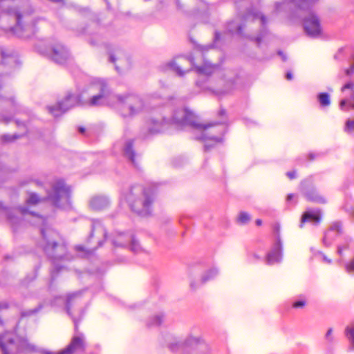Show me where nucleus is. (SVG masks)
<instances>
[{
  "instance_id": "1",
  "label": "nucleus",
  "mask_w": 354,
  "mask_h": 354,
  "mask_svg": "<svg viewBox=\"0 0 354 354\" xmlns=\"http://www.w3.org/2000/svg\"><path fill=\"white\" fill-rule=\"evenodd\" d=\"M87 91L89 99L83 100L81 94L68 91L64 99L58 101L55 106H48V111L57 117L77 105L96 106L109 104L123 118H127L139 114L145 108L143 100L136 94H111L104 80L95 81L88 86Z\"/></svg>"
},
{
  "instance_id": "2",
  "label": "nucleus",
  "mask_w": 354,
  "mask_h": 354,
  "mask_svg": "<svg viewBox=\"0 0 354 354\" xmlns=\"http://www.w3.org/2000/svg\"><path fill=\"white\" fill-rule=\"evenodd\" d=\"M26 1L0 0V28L21 39L34 35L37 31V23L43 20Z\"/></svg>"
},
{
  "instance_id": "3",
  "label": "nucleus",
  "mask_w": 354,
  "mask_h": 354,
  "mask_svg": "<svg viewBox=\"0 0 354 354\" xmlns=\"http://www.w3.org/2000/svg\"><path fill=\"white\" fill-rule=\"evenodd\" d=\"M185 126H190L194 129L207 130L211 127L217 126L214 132L223 136L225 131V127L218 123H209L203 124L197 122L196 117L187 109H179L175 111L171 119L162 118L161 120L151 119L147 124L146 127L142 129V135L144 138L149 136L158 133L166 132L170 129H177Z\"/></svg>"
},
{
  "instance_id": "4",
  "label": "nucleus",
  "mask_w": 354,
  "mask_h": 354,
  "mask_svg": "<svg viewBox=\"0 0 354 354\" xmlns=\"http://www.w3.org/2000/svg\"><path fill=\"white\" fill-rule=\"evenodd\" d=\"M319 0H283L275 3L274 11L290 12L293 17H302L305 33L310 37L321 36L322 28L317 15L310 11L312 6Z\"/></svg>"
},
{
  "instance_id": "5",
  "label": "nucleus",
  "mask_w": 354,
  "mask_h": 354,
  "mask_svg": "<svg viewBox=\"0 0 354 354\" xmlns=\"http://www.w3.org/2000/svg\"><path fill=\"white\" fill-rule=\"evenodd\" d=\"M122 196L134 213L142 216L151 214L156 196L153 188L133 185L124 190Z\"/></svg>"
},
{
  "instance_id": "6",
  "label": "nucleus",
  "mask_w": 354,
  "mask_h": 354,
  "mask_svg": "<svg viewBox=\"0 0 354 354\" xmlns=\"http://www.w3.org/2000/svg\"><path fill=\"white\" fill-rule=\"evenodd\" d=\"M40 232L43 239V250L46 255L52 259L54 264L53 268L50 270V282L49 284L50 288L53 281L55 280L57 274L64 268L63 266L57 264L55 261L65 257L67 248L64 243H58L56 241L55 236H57L58 234L55 232L44 228H41Z\"/></svg>"
},
{
  "instance_id": "7",
  "label": "nucleus",
  "mask_w": 354,
  "mask_h": 354,
  "mask_svg": "<svg viewBox=\"0 0 354 354\" xmlns=\"http://www.w3.org/2000/svg\"><path fill=\"white\" fill-rule=\"evenodd\" d=\"M257 19H260L261 25L262 26L259 35L257 37L245 36V37L248 38L252 41H254L257 45V46H259L263 39L268 34V31L267 28L265 27L267 23L266 17L261 12H254L252 10H248L247 12L242 16V19L244 21H253ZM243 28V24H239L236 21H232L230 23H228L227 26V30L231 34L236 33L240 36L244 37L242 32Z\"/></svg>"
},
{
  "instance_id": "8",
  "label": "nucleus",
  "mask_w": 354,
  "mask_h": 354,
  "mask_svg": "<svg viewBox=\"0 0 354 354\" xmlns=\"http://www.w3.org/2000/svg\"><path fill=\"white\" fill-rule=\"evenodd\" d=\"M71 188L65 184L64 181L59 180L53 184L51 192L48 193V198L54 206L66 208L71 205Z\"/></svg>"
},
{
  "instance_id": "9",
  "label": "nucleus",
  "mask_w": 354,
  "mask_h": 354,
  "mask_svg": "<svg viewBox=\"0 0 354 354\" xmlns=\"http://www.w3.org/2000/svg\"><path fill=\"white\" fill-rule=\"evenodd\" d=\"M167 347L173 352L192 350L194 353L207 354L209 352L208 345L203 341L193 337H187L184 342L174 341L168 344Z\"/></svg>"
},
{
  "instance_id": "10",
  "label": "nucleus",
  "mask_w": 354,
  "mask_h": 354,
  "mask_svg": "<svg viewBox=\"0 0 354 354\" xmlns=\"http://www.w3.org/2000/svg\"><path fill=\"white\" fill-rule=\"evenodd\" d=\"M0 209L2 210L8 221L12 225H18L21 222V219L16 216L17 212H19L21 216L26 219V216H32L35 218L43 222V218L39 214L31 212L27 207H19L18 208H8L3 205L2 203L0 202Z\"/></svg>"
},
{
  "instance_id": "11",
  "label": "nucleus",
  "mask_w": 354,
  "mask_h": 354,
  "mask_svg": "<svg viewBox=\"0 0 354 354\" xmlns=\"http://www.w3.org/2000/svg\"><path fill=\"white\" fill-rule=\"evenodd\" d=\"M0 350L2 354H17L21 348L13 333L6 331L0 335Z\"/></svg>"
},
{
  "instance_id": "12",
  "label": "nucleus",
  "mask_w": 354,
  "mask_h": 354,
  "mask_svg": "<svg viewBox=\"0 0 354 354\" xmlns=\"http://www.w3.org/2000/svg\"><path fill=\"white\" fill-rule=\"evenodd\" d=\"M48 57L55 63L60 65L71 63L72 58L68 49L61 44H57L51 47Z\"/></svg>"
},
{
  "instance_id": "13",
  "label": "nucleus",
  "mask_w": 354,
  "mask_h": 354,
  "mask_svg": "<svg viewBox=\"0 0 354 354\" xmlns=\"http://www.w3.org/2000/svg\"><path fill=\"white\" fill-rule=\"evenodd\" d=\"M301 191L308 201L325 204L326 198L322 196L310 180H304L301 183Z\"/></svg>"
},
{
  "instance_id": "14",
  "label": "nucleus",
  "mask_w": 354,
  "mask_h": 354,
  "mask_svg": "<svg viewBox=\"0 0 354 354\" xmlns=\"http://www.w3.org/2000/svg\"><path fill=\"white\" fill-rule=\"evenodd\" d=\"M275 231L277 233L275 242L274 243L271 250L267 254L266 258V263L268 265L281 262L283 257V245L279 234V227H276Z\"/></svg>"
},
{
  "instance_id": "15",
  "label": "nucleus",
  "mask_w": 354,
  "mask_h": 354,
  "mask_svg": "<svg viewBox=\"0 0 354 354\" xmlns=\"http://www.w3.org/2000/svg\"><path fill=\"white\" fill-rule=\"evenodd\" d=\"M83 290H78L67 295L66 298V310L67 314L72 318L75 330H77L78 324L82 319L83 315L81 314L79 319H77L72 313V308L77 304L81 299Z\"/></svg>"
},
{
  "instance_id": "16",
  "label": "nucleus",
  "mask_w": 354,
  "mask_h": 354,
  "mask_svg": "<svg viewBox=\"0 0 354 354\" xmlns=\"http://www.w3.org/2000/svg\"><path fill=\"white\" fill-rule=\"evenodd\" d=\"M113 244L117 247H125L129 245L130 250L134 252H138L141 248L136 238L129 234L120 233L118 237L113 240Z\"/></svg>"
},
{
  "instance_id": "17",
  "label": "nucleus",
  "mask_w": 354,
  "mask_h": 354,
  "mask_svg": "<svg viewBox=\"0 0 354 354\" xmlns=\"http://www.w3.org/2000/svg\"><path fill=\"white\" fill-rule=\"evenodd\" d=\"M342 223L340 221L333 222L329 229L324 232L322 239L323 244L326 247L330 246L336 238L342 234Z\"/></svg>"
},
{
  "instance_id": "18",
  "label": "nucleus",
  "mask_w": 354,
  "mask_h": 354,
  "mask_svg": "<svg viewBox=\"0 0 354 354\" xmlns=\"http://www.w3.org/2000/svg\"><path fill=\"white\" fill-rule=\"evenodd\" d=\"M347 91H349L348 97L342 99L339 102L340 109L344 111H348L350 109H354V82H348L341 88L342 93H346Z\"/></svg>"
},
{
  "instance_id": "19",
  "label": "nucleus",
  "mask_w": 354,
  "mask_h": 354,
  "mask_svg": "<svg viewBox=\"0 0 354 354\" xmlns=\"http://www.w3.org/2000/svg\"><path fill=\"white\" fill-rule=\"evenodd\" d=\"M86 344L82 337L75 336L71 343L57 354H81L85 350Z\"/></svg>"
},
{
  "instance_id": "20",
  "label": "nucleus",
  "mask_w": 354,
  "mask_h": 354,
  "mask_svg": "<svg viewBox=\"0 0 354 354\" xmlns=\"http://www.w3.org/2000/svg\"><path fill=\"white\" fill-rule=\"evenodd\" d=\"M182 60H187L189 62L191 65L196 68V71L199 74H203L206 75H210L214 71L216 66L212 65L207 60L203 61V64L201 66H198L196 64L194 58L192 56L187 58H182Z\"/></svg>"
},
{
  "instance_id": "21",
  "label": "nucleus",
  "mask_w": 354,
  "mask_h": 354,
  "mask_svg": "<svg viewBox=\"0 0 354 354\" xmlns=\"http://www.w3.org/2000/svg\"><path fill=\"white\" fill-rule=\"evenodd\" d=\"M321 220L322 212L319 209H308L302 214L299 227H302L306 222H311L315 225H318Z\"/></svg>"
},
{
  "instance_id": "22",
  "label": "nucleus",
  "mask_w": 354,
  "mask_h": 354,
  "mask_svg": "<svg viewBox=\"0 0 354 354\" xmlns=\"http://www.w3.org/2000/svg\"><path fill=\"white\" fill-rule=\"evenodd\" d=\"M109 204V199L104 196H95L91 198L89 205L93 210H102Z\"/></svg>"
},
{
  "instance_id": "23",
  "label": "nucleus",
  "mask_w": 354,
  "mask_h": 354,
  "mask_svg": "<svg viewBox=\"0 0 354 354\" xmlns=\"http://www.w3.org/2000/svg\"><path fill=\"white\" fill-rule=\"evenodd\" d=\"M96 233L98 236H101L103 237V239L99 240L97 241L98 247H100L102 245L104 241H105L106 238V231L105 228L102 225V224L100 222H93L92 224V228L91 231L88 237V241L91 237H93Z\"/></svg>"
},
{
  "instance_id": "24",
  "label": "nucleus",
  "mask_w": 354,
  "mask_h": 354,
  "mask_svg": "<svg viewBox=\"0 0 354 354\" xmlns=\"http://www.w3.org/2000/svg\"><path fill=\"white\" fill-rule=\"evenodd\" d=\"M123 153L125 158H127L133 165H136L135 160L136 153L133 149V140H129L125 142L123 149Z\"/></svg>"
},
{
  "instance_id": "25",
  "label": "nucleus",
  "mask_w": 354,
  "mask_h": 354,
  "mask_svg": "<svg viewBox=\"0 0 354 354\" xmlns=\"http://www.w3.org/2000/svg\"><path fill=\"white\" fill-rule=\"evenodd\" d=\"M217 274L218 270L216 268L209 269L203 274L201 280V284H204L213 279Z\"/></svg>"
},
{
  "instance_id": "26",
  "label": "nucleus",
  "mask_w": 354,
  "mask_h": 354,
  "mask_svg": "<svg viewBox=\"0 0 354 354\" xmlns=\"http://www.w3.org/2000/svg\"><path fill=\"white\" fill-rule=\"evenodd\" d=\"M163 318H164L163 314L160 313V314L156 315L151 317L148 320L147 324L149 327L158 326L162 324V322L163 321Z\"/></svg>"
},
{
  "instance_id": "27",
  "label": "nucleus",
  "mask_w": 354,
  "mask_h": 354,
  "mask_svg": "<svg viewBox=\"0 0 354 354\" xmlns=\"http://www.w3.org/2000/svg\"><path fill=\"white\" fill-rule=\"evenodd\" d=\"M108 53L109 55V62L115 63V61L120 58V55L123 54L122 50L119 48H115L113 50L108 49Z\"/></svg>"
},
{
  "instance_id": "28",
  "label": "nucleus",
  "mask_w": 354,
  "mask_h": 354,
  "mask_svg": "<svg viewBox=\"0 0 354 354\" xmlns=\"http://www.w3.org/2000/svg\"><path fill=\"white\" fill-rule=\"evenodd\" d=\"M42 198L39 197L37 194L31 192L29 194L28 198L26 199L27 205H35L40 203Z\"/></svg>"
},
{
  "instance_id": "29",
  "label": "nucleus",
  "mask_w": 354,
  "mask_h": 354,
  "mask_svg": "<svg viewBox=\"0 0 354 354\" xmlns=\"http://www.w3.org/2000/svg\"><path fill=\"white\" fill-rule=\"evenodd\" d=\"M169 67L172 69L174 71L176 72V73L179 76H183L186 72H188L190 71V69H187L185 71H183L181 70L180 64L177 63L176 61H171L168 64Z\"/></svg>"
},
{
  "instance_id": "30",
  "label": "nucleus",
  "mask_w": 354,
  "mask_h": 354,
  "mask_svg": "<svg viewBox=\"0 0 354 354\" xmlns=\"http://www.w3.org/2000/svg\"><path fill=\"white\" fill-rule=\"evenodd\" d=\"M317 99L322 106H326L330 104V96L326 93H319Z\"/></svg>"
},
{
  "instance_id": "31",
  "label": "nucleus",
  "mask_w": 354,
  "mask_h": 354,
  "mask_svg": "<svg viewBox=\"0 0 354 354\" xmlns=\"http://www.w3.org/2000/svg\"><path fill=\"white\" fill-rule=\"evenodd\" d=\"M21 137V135H19L17 133L14 134H4L1 137V140L2 142L8 143V142H12L17 139Z\"/></svg>"
},
{
  "instance_id": "32",
  "label": "nucleus",
  "mask_w": 354,
  "mask_h": 354,
  "mask_svg": "<svg viewBox=\"0 0 354 354\" xmlns=\"http://www.w3.org/2000/svg\"><path fill=\"white\" fill-rule=\"evenodd\" d=\"M251 219L250 215L245 212H240L237 221L241 225L247 224Z\"/></svg>"
},
{
  "instance_id": "33",
  "label": "nucleus",
  "mask_w": 354,
  "mask_h": 354,
  "mask_svg": "<svg viewBox=\"0 0 354 354\" xmlns=\"http://www.w3.org/2000/svg\"><path fill=\"white\" fill-rule=\"evenodd\" d=\"M234 84V83L233 81H232V80L228 81L226 83V86H225V88L218 89L216 91H215V93L216 95H223V94L227 93L228 92L231 91L233 89Z\"/></svg>"
},
{
  "instance_id": "34",
  "label": "nucleus",
  "mask_w": 354,
  "mask_h": 354,
  "mask_svg": "<svg viewBox=\"0 0 354 354\" xmlns=\"http://www.w3.org/2000/svg\"><path fill=\"white\" fill-rule=\"evenodd\" d=\"M200 139L203 140H214L216 142H220L222 141L221 137H219V136H215L213 134L207 135V133L204 131L202 132Z\"/></svg>"
},
{
  "instance_id": "35",
  "label": "nucleus",
  "mask_w": 354,
  "mask_h": 354,
  "mask_svg": "<svg viewBox=\"0 0 354 354\" xmlns=\"http://www.w3.org/2000/svg\"><path fill=\"white\" fill-rule=\"evenodd\" d=\"M42 307H43L42 305L40 304L37 307L35 308L34 309L28 310H23V311L21 312V317H29V316H31L32 315H35L37 312H39L42 308Z\"/></svg>"
},
{
  "instance_id": "36",
  "label": "nucleus",
  "mask_w": 354,
  "mask_h": 354,
  "mask_svg": "<svg viewBox=\"0 0 354 354\" xmlns=\"http://www.w3.org/2000/svg\"><path fill=\"white\" fill-rule=\"evenodd\" d=\"M346 334L347 337L351 342V348L354 349V326L347 327L346 329Z\"/></svg>"
},
{
  "instance_id": "37",
  "label": "nucleus",
  "mask_w": 354,
  "mask_h": 354,
  "mask_svg": "<svg viewBox=\"0 0 354 354\" xmlns=\"http://www.w3.org/2000/svg\"><path fill=\"white\" fill-rule=\"evenodd\" d=\"M344 131L348 133L351 134L354 131V120H347L346 122Z\"/></svg>"
},
{
  "instance_id": "38",
  "label": "nucleus",
  "mask_w": 354,
  "mask_h": 354,
  "mask_svg": "<svg viewBox=\"0 0 354 354\" xmlns=\"http://www.w3.org/2000/svg\"><path fill=\"white\" fill-rule=\"evenodd\" d=\"M351 239L348 237L345 239V243L342 245H338L337 252L338 254L342 255L343 250L348 249V244Z\"/></svg>"
},
{
  "instance_id": "39",
  "label": "nucleus",
  "mask_w": 354,
  "mask_h": 354,
  "mask_svg": "<svg viewBox=\"0 0 354 354\" xmlns=\"http://www.w3.org/2000/svg\"><path fill=\"white\" fill-rule=\"evenodd\" d=\"M75 250L78 252H84V257H88L92 253V250H86L82 245L75 246Z\"/></svg>"
},
{
  "instance_id": "40",
  "label": "nucleus",
  "mask_w": 354,
  "mask_h": 354,
  "mask_svg": "<svg viewBox=\"0 0 354 354\" xmlns=\"http://www.w3.org/2000/svg\"><path fill=\"white\" fill-rule=\"evenodd\" d=\"M346 270L350 274H354V258L346 265Z\"/></svg>"
},
{
  "instance_id": "41",
  "label": "nucleus",
  "mask_w": 354,
  "mask_h": 354,
  "mask_svg": "<svg viewBox=\"0 0 354 354\" xmlns=\"http://www.w3.org/2000/svg\"><path fill=\"white\" fill-rule=\"evenodd\" d=\"M306 305V301L303 299L297 300L292 304L294 308H303Z\"/></svg>"
},
{
  "instance_id": "42",
  "label": "nucleus",
  "mask_w": 354,
  "mask_h": 354,
  "mask_svg": "<svg viewBox=\"0 0 354 354\" xmlns=\"http://www.w3.org/2000/svg\"><path fill=\"white\" fill-rule=\"evenodd\" d=\"M353 62L351 66L345 70V74L347 76H351L354 73V55L353 56Z\"/></svg>"
},
{
  "instance_id": "43",
  "label": "nucleus",
  "mask_w": 354,
  "mask_h": 354,
  "mask_svg": "<svg viewBox=\"0 0 354 354\" xmlns=\"http://www.w3.org/2000/svg\"><path fill=\"white\" fill-rule=\"evenodd\" d=\"M286 176L290 179L292 180L296 178V171H288L286 173Z\"/></svg>"
},
{
  "instance_id": "44",
  "label": "nucleus",
  "mask_w": 354,
  "mask_h": 354,
  "mask_svg": "<svg viewBox=\"0 0 354 354\" xmlns=\"http://www.w3.org/2000/svg\"><path fill=\"white\" fill-rule=\"evenodd\" d=\"M260 259H261V257L258 254H253L251 257V259H250V261L252 263H254Z\"/></svg>"
},
{
  "instance_id": "45",
  "label": "nucleus",
  "mask_w": 354,
  "mask_h": 354,
  "mask_svg": "<svg viewBox=\"0 0 354 354\" xmlns=\"http://www.w3.org/2000/svg\"><path fill=\"white\" fill-rule=\"evenodd\" d=\"M332 333H333V329L329 328L326 334V338L327 339H328V341H331L330 335H331Z\"/></svg>"
},
{
  "instance_id": "46",
  "label": "nucleus",
  "mask_w": 354,
  "mask_h": 354,
  "mask_svg": "<svg viewBox=\"0 0 354 354\" xmlns=\"http://www.w3.org/2000/svg\"><path fill=\"white\" fill-rule=\"evenodd\" d=\"M286 78L288 80H291L293 78L292 73L290 71L287 72L286 74Z\"/></svg>"
},
{
  "instance_id": "47",
  "label": "nucleus",
  "mask_w": 354,
  "mask_h": 354,
  "mask_svg": "<svg viewBox=\"0 0 354 354\" xmlns=\"http://www.w3.org/2000/svg\"><path fill=\"white\" fill-rule=\"evenodd\" d=\"M278 55H279L281 57V59H282V60H283V62H286V59H287V57H286V55H284V54L283 53V52H282V51L279 50V51H278Z\"/></svg>"
},
{
  "instance_id": "48",
  "label": "nucleus",
  "mask_w": 354,
  "mask_h": 354,
  "mask_svg": "<svg viewBox=\"0 0 354 354\" xmlns=\"http://www.w3.org/2000/svg\"><path fill=\"white\" fill-rule=\"evenodd\" d=\"M198 287V285H196L195 282L192 281V282L190 283V288H191L192 290H196Z\"/></svg>"
},
{
  "instance_id": "49",
  "label": "nucleus",
  "mask_w": 354,
  "mask_h": 354,
  "mask_svg": "<svg viewBox=\"0 0 354 354\" xmlns=\"http://www.w3.org/2000/svg\"><path fill=\"white\" fill-rule=\"evenodd\" d=\"M322 257H323V260L327 263H331V260L328 259L326 255H324V254H322Z\"/></svg>"
},
{
  "instance_id": "50",
  "label": "nucleus",
  "mask_w": 354,
  "mask_h": 354,
  "mask_svg": "<svg viewBox=\"0 0 354 354\" xmlns=\"http://www.w3.org/2000/svg\"><path fill=\"white\" fill-rule=\"evenodd\" d=\"M347 211L349 212L350 215H351L353 218H354V206H353V207H351V209L347 210Z\"/></svg>"
},
{
  "instance_id": "51",
  "label": "nucleus",
  "mask_w": 354,
  "mask_h": 354,
  "mask_svg": "<svg viewBox=\"0 0 354 354\" xmlns=\"http://www.w3.org/2000/svg\"><path fill=\"white\" fill-rule=\"evenodd\" d=\"M78 131H79V132H80V133L83 134V133H85L86 129H85V128H84V127H80L78 128Z\"/></svg>"
},
{
  "instance_id": "52",
  "label": "nucleus",
  "mask_w": 354,
  "mask_h": 354,
  "mask_svg": "<svg viewBox=\"0 0 354 354\" xmlns=\"http://www.w3.org/2000/svg\"><path fill=\"white\" fill-rule=\"evenodd\" d=\"M293 197H294V195H293V194H288V195L287 196L286 201H287L288 202H289V201H290L293 198Z\"/></svg>"
},
{
  "instance_id": "53",
  "label": "nucleus",
  "mask_w": 354,
  "mask_h": 354,
  "mask_svg": "<svg viewBox=\"0 0 354 354\" xmlns=\"http://www.w3.org/2000/svg\"><path fill=\"white\" fill-rule=\"evenodd\" d=\"M315 158V155L313 153H310L309 155H308V158L310 160H313Z\"/></svg>"
},
{
  "instance_id": "54",
  "label": "nucleus",
  "mask_w": 354,
  "mask_h": 354,
  "mask_svg": "<svg viewBox=\"0 0 354 354\" xmlns=\"http://www.w3.org/2000/svg\"><path fill=\"white\" fill-rule=\"evenodd\" d=\"M4 174V169L3 168V167L0 166V178H1L3 177Z\"/></svg>"
},
{
  "instance_id": "55",
  "label": "nucleus",
  "mask_w": 354,
  "mask_h": 354,
  "mask_svg": "<svg viewBox=\"0 0 354 354\" xmlns=\"http://www.w3.org/2000/svg\"><path fill=\"white\" fill-rule=\"evenodd\" d=\"M256 224H257V225H258V226L261 225V224H262V221H261V220H260V219H257V220L256 221Z\"/></svg>"
},
{
  "instance_id": "56",
  "label": "nucleus",
  "mask_w": 354,
  "mask_h": 354,
  "mask_svg": "<svg viewBox=\"0 0 354 354\" xmlns=\"http://www.w3.org/2000/svg\"><path fill=\"white\" fill-rule=\"evenodd\" d=\"M212 46H205V47H202L201 48V50L202 51H204V50H207V49L212 48Z\"/></svg>"
},
{
  "instance_id": "57",
  "label": "nucleus",
  "mask_w": 354,
  "mask_h": 354,
  "mask_svg": "<svg viewBox=\"0 0 354 354\" xmlns=\"http://www.w3.org/2000/svg\"><path fill=\"white\" fill-rule=\"evenodd\" d=\"M224 114H225V111L224 109H221L219 111V115H223Z\"/></svg>"
},
{
  "instance_id": "58",
  "label": "nucleus",
  "mask_w": 354,
  "mask_h": 354,
  "mask_svg": "<svg viewBox=\"0 0 354 354\" xmlns=\"http://www.w3.org/2000/svg\"><path fill=\"white\" fill-rule=\"evenodd\" d=\"M44 354H54L53 352L48 351H43Z\"/></svg>"
},
{
  "instance_id": "59",
  "label": "nucleus",
  "mask_w": 354,
  "mask_h": 354,
  "mask_svg": "<svg viewBox=\"0 0 354 354\" xmlns=\"http://www.w3.org/2000/svg\"><path fill=\"white\" fill-rule=\"evenodd\" d=\"M3 120L5 121V122H6V123H8V122H10V118H5L3 119Z\"/></svg>"
},
{
  "instance_id": "60",
  "label": "nucleus",
  "mask_w": 354,
  "mask_h": 354,
  "mask_svg": "<svg viewBox=\"0 0 354 354\" xmlns=\"http://www.w3.org/2000/svg\"><path fill=\"white\" fill-rule=\"evenodd\" d=\"M209 149H210V147H209V145H205V151H207V150H209Z\"/></svg>"
},
{
  "instance_id": "61",
  "label": "nucleus",
  "mask_w": 354,
  "mask_h": 354,
  "mask_svg": "<svg viewBox=\"0 0 354 354\" xmlns=\"http://www.w3.org/2000/svg\"><path fill=\"white\" fill-rule=\"evenodd\" d=\"M10 100L11 103H12L13 105H15V100H14V98H13V97H11V98H10Z\"/></svg>"
},
{
  "instance_id": "62",
  "label": "nucleus",
  "mask_w": 354,
  "mask_h": 354,
  "mask_svg": "<svg viewBox=\"0 0 354 354\" xmlns=\"http://www.w3.org/2000/svg\"><path fill=\"white\" fill-rule=\"evenodd\" d=\"M215 38H216V39H218V38H219V34H218V32H216V34H215Z\"/></svg>"
},
{
  "instance_id": "63",
  "label": "nucleus",
  "mask_w": 354,
  "mask_h": 354,
  "mask_svg": "<svg viewBox=\"0 0 354 354\" xmlns=\"http://www.w3.org/2000/svg\"><path fill=\"white\" fill-rule=\"evenodd\" d=\"M90 43L92 45H95V44L93 42V41L92 39L90 41Z\"/></svg>"
},
{
  "instance_id": "64",
  "label": "nucleus",
  "mask_w": 354,
  "mask_h": 354,
  "mask_svg": "<svg viewBox=\"0 0 354 354\" xmlns=\"http://www.w3.org/2000/svg\"><path fill=\"white\" fill-rule=\"evenodd\" d=\"M9 259H10V257L9 256H6V257H5V259H6V260Z\"/></svg>"
}]
</instances>
